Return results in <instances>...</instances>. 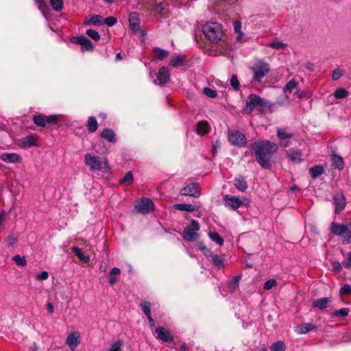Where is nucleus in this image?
Masks as SVG:
<instances>
[{
    "label": "nucleus",
    "instance_id": "f257e3e1",
    "mask_svg": "<svg viewBox=\"0 0 351 351\" xmlns=\"http://www.w3.org/2000/svg\"><path fill=\"white\" fill-rule=\"evenodd\" d=\"M256 160L263 169H269L274 162L273 158L278 149V145L267 140L259 141L252 144Z\"/></svg>",
    "mask_w": 351,
    "mask_h": 351
},
{
    "label": "nucleus",
    "instance_id": "f03ea898",
    "mask_svg": "<svg viewBox=\"0 0 351 351\" xmlns=\"http://www.w3.org/2000/svg\"><path fill=\"white\" fill-rule=\"evenodd\" d=\"M203 34L208 40L214 44H218L220 51H226L229 47V43L223 38L222 25L217 22H209L202 27Z\"/></svg>",
    "mask_w": 351,
    "mask_h": 351
},
{
    "label": "nucleus",
    "instance_id": "7ed1b4c3",
    "mask_svg": "<svg viewBox=\"0 0 351 351\" xmlns=\"http://www.w3.org/2000/svg\"><path fill=\"white\" fill-rule=\"evenodd\" d=\"M252 73V82L261 83L270 71L269 64L263 59H257L253 64L249 67Z\"/></svg>",
    "mask_w": 351,
    "mask_h": 351
},
{
    "label": "nucleus",
    "instance_id": "20e7f679",
    "mask_svg": "<svg viewBox=\"0 0 351 351\" xmlns=\"http://www.w3.org/2000/svg\"><path fill=\"white\" fill-rule=\"evenodd\" d=\"M256 107L268 108L271 111H272V108L274 107V104H271L269 101L261 97L256 94L252 93L249 95L247 98L244 112L245 113L250 114Z\"/></svg>",
    "mask_w": 351,
    "mask_h": 351
},
{
    "label": "nucleus",
    "instance_id": "39448f33",
    "mask_svg": "<svg viewBox=\"0 0 351 351\" xmlns=\"http://www.w3.org/2000/svg\"><path fill=\"white\" fill-rule=\"evenodd\" d=\"M84 162L91 171H102L104 173H108L110 171L108 160L106 158H104L101 160L99 156L86 154L84 156Z\"/></svg>",
    "mask_w": 351,
    "mask_h": 351
},
{
    "label": "nucleus",
    "instance_id": "423d86ee",
    "mask_svg": "<svg viewBox=\"0 0 351 351\" xmlns=\"http://www.w3.org/2000/svg\"><path fill=\"white\" fill-rule=\"evenodd\" d=\"M330 231L334 235L342 237L343 244L351 243V223L341 224L337 222H332Z\"/></svg>",
    "mask_w": 351,
    "mask_h": 351
},
{
    "label": "nucleus",
    "instance_id": "0eeeda50",
    "mask_svg": "<svg viewBox=\"0 0 351 351\" xmlns=\"http://www.w3.org/2000/svg\"><path fill=\"white\" fill-rule=\"evenodd\" d=\"M228 140L231 145L239 147H244L247 144L245 134L238 130H229L228 131Z\"/></svg>",
    "mask_w": 351,
    "mask_h": 351
},
{
    "label": "nucleus",
    "instance_id": "6e6552de",
    "mask_svg": "<svg viewBox=\"0 0 351 351\" xmlns=\"http://www.w3.org/2000/svg\"><path fill=\"white\" fill-rule=\"evenodd\" d=\"M191 227L187 226L184 229L182 237L184 240L186 241L193 242L195 241L199 237L197 231L199 230V225L198 221L192 219L191 221Z\"/></svg>",
    "mask_w": 351,
    "mask_h": 351
},
{
    "label": "nucleus",
    "instance_id": "1a4fd4ad",
    "mask_svg": "<svg viewBox=\"0 0 351 351\" xmlns=\"http://www.w3.org/2000/svg\"><path fill=\"white\" fill-rule=\"evenodd\" d=\"M32 120L34 124L37 126L44 128L48 125H56L58 121V116L56 114H52L46 116L43 114H34L32 117Z\"/></svg>",
    "mask_w": 351,
    "mask_h": 351
},
{
    "label": "nucleus",
    "instance_id": "9d476101",
    "mask_svg": "<svg viewBox=\"0 0 351 351\" xmlns=\"http://www.w3.org/2000/svg\"><path fill=\"white\" fill-rule=\"evenodd\" d=\"M224 204L226 207L233 210H237L241 206H247L249 200L246 198L240 199L238 197L234 195H226L223 197Z\"/></svg>",
    "mask_w": 351,
    "mask_h": 351
},
{
    "label": "nucleus",
    "instance_id": "9b49d317",
    "mask_svg": "<svg viewBox=\"0 0 351 351\" xmlns=\"http://www.w3.org/2000/svg\"><path fill=\"white\" fill-rule=\"evenodd\" d=\"M134 209L139 213L149 214L154 211V204L150 198L143 197L138 204L135 205Z\"/></svg>",
    "mask_w": 351,
    "mask_h": 351
},
{
    "label": "nucleus",
    "instance_id": "f8f14e48",
    "mask_svg": "<svg viewBox=\"0 0 351 351\" xmlns=\"http://www.w3.org/2000/svg\"><path fill=\"white\" fill-rule=\"evenodd\" d=\"M70 40L72 43L80 45L82 51L93 50V43L85 36H73Z\"/></svg>",
    "mask_w": 351,
    "mask_h": 351
},
{
    "label": "nucleus",
    "instance_id": "ddd939ff",
    "mask_svg": "<svg viewBox=\"0 0 351 351\" xmlns=\"http://www.w3.org/2000/svg\"><path fill=\"white\" fill-rule=\"evenodd\" d=\"M180 194L185 196L198 197L200 195L198 184L196 182H192L187 184L181 189Z\"/></svg>",
    "mask_w": 351,
    "mask_h": 351
},
{
    "label": "nucleus",
    "instance_id": "4468645a",
    "mask_svg": "<svg viewBox=\"0 0 351 351\" xmlns=\"http://www.w3.org/2000/svg\"><path fill=\"white\" fill-rule=\"evenodd\" d=\"M129 23L130 27L132 32V34H135L140 31V19L138 17V13L136 12H132L129 14Z\"/></svg>",
    "mask_w": 351,
    "mask_h": 351
},
{
    "label": "nucleus",
    "instance_id": "2eb2a0df",
    "mask_svg": "<svg viewBox=\"0 0 351 351\" xmlns=\"http://www.w3.org/2000/svg\"><path fill=\"white\" fill-rule=\"evenodd\" d=\"M287 156L289 160L295 164H300L304 161L301 152L295 148H291L286 151Z\"/></svg>",
    "mask_w": 351,
    "mask_h": 351
},
{
    "label": "nucleus",
    "instance_id": "dca6fc26",
    "mask_svg": "<svg viewBox=\"0 0 351 351\" xmlns=\"http://www.w3.org/2000/svg\"><path fill=\"white\" fill-rule=\"evenodd\" d=\"M157 80L160 86H164L170 80L169 70L167 67L162 66L160 68L157 73Z\"/></svg>",
    "mask_w": 351,
    "mask_h": 351
},
{
    "label": "nucleus",
    "instance_id": "f3484780",
    "mask_svg": "<svg viewBox=\"0 0 351 351\" xmlns=\"http://www.w3.org/2000/svg\"><path fill=\"white\" fill-rule=\"evenodd\" d=\"M334 204H335V213H339L346 206V198L343 194H336L333 197Z\"/></svg>",
    "mask_w": 351,
    "mask_h": 351
},
{
    "label": "nucleus",
    "instance_id": "a211bd4d",
    "mask_svg": "<svg viewBox=\"0 0 351 351\" xmlns=\"http://www.w3.org/2000/svg\"><path fill=\"white\" fill-rule=\"evenodd\" d=\"M155 333L157 335V337L165 341L170 342L173 341V337L170 335L169 332L166 330L164 327H158L155 330Z\"/></svg>",
    "mask_w": 351,
    "mask_h": 351
},
{
    "label": "nucleus",
    "instance_id": "6ab92c4d",
    "mask_svg": "<svg viewBox=\"0 0 351 351\" xmlns=\"http://www.w3.org/2000/svg\"><path fill=\"white\" fill-rule=\"evenodd\" d=\"M1 159L8 163H17L21 161V157L16 153H3Z\"/></svg>",
    "mask_w": 351,
    "mask_h": 351
},
{
    "label": "nucleus",
    "instance_id": "aec40b11",
    "mask_svg": "<svg viewBox=\"0 0 351 351\" xmlns=\"http://www.w3.org/2000/svg\"><path fill=\"white\" fill-rule=\"evenodd\" d=\"M66 343L73 350L80 343V336L77 332L69 334L66 338Z\"/></svg>",
    "mask_w": 351,
    "mask_h": 351
},
{
    "label": "nucleus",
    "instance_id": "412c9836",
    "mask_svg": "<svg viewBox=\"0 0 351 351\" xmlns=\"http://www.w3.org/2000/svg\"><path fill=\"white\" fill-rule=\"evenodd\" d=\"M22 146L25 148L29 147L31 146L38 147L39 145L37 143V136L36 134H30L21 139Z\"/></svg>",
    "mask_w": 351,
    "mask_h": 351
},
{
    "label": "nucleus",
    "instance_id": "4be33fe9",
    "mask_svg": "<svg viewBox=\"0 0 351 351\" xmlns=\"http://www.w3.org/2000/svg\"><path fill=\"white\" fill-rule=\"evenodd\" d=\"M186 60L187 58L185 55H175L171 59L169 64L174 68H178L183 65L186 62Z\"/></svg>",
    "mask_w": 351,
    "mask_h": 351
},
{
    "label": "nucleus",
    "instance_id": "5701e85b",
    "mask_svg": "<svg viewBox=\"0 0 351 351\" xmlns=\"http://www.w3.org/2000/svg\"><path fill=\"white\" fill-rule=\"evenodd\" d=\"M332 302L331 298H321L313 302V306L319 310H323L328 306L329 303Z\"/></svg>",
    "mask_w": 351,
    "mask_h": 351
},
{
    "label": "nucleus",
    "instance_id": "b1692460",
    "mask_svg": "<svg viewBox=\"0 0 351 351\" xmlns=\"http://www.w3.org/2000/svg\"><path fill=\"white\" fill-rule=\"evenodd\" d=\"M101 138L108 141L110 143H114L117 141L116 134L110 128H105L100 133Z\"/></svg>",
    "mask_w": 351,
    "mask_h": 351
},
{
    "label": "nucleus",
    "instance_id": "393cba45",
    "mask_svg": "<svg viewBox=\"0 0 351 351\" xmlns=\"http://www.w3.org/2000/svg\"><path fill=\"white\" fill-rule=\"evenodd\" d=\"M174 208L178 210L181 211H186V212H193L197 211L199 207L197 205L191 204H174Z\"/></svg>",
    "mask_w": 351,
    "mask_h": 351
},
{
    "label": "nucleus",
    "instance_id": "a878e982",
    "mask_svg": "<svg viewBox=\"0 0 351 351\" xmlns=\"http://www.w3.org/2000/svg\"><path fill=\"white\" fill-rule=\"evenodd\" d=\"M196 132L197 134L204 135L209 132V125L206 121H202L198 122L195 126Z\"/></svg>",
    "mask_w": 351,
    "mask_h": 351
},
{
    "label": "nucleus",
    "instance_id": "bb28decb",
    "mask_svg": "<svg viewBox=\"0 0 351 351\" xmlns=\"http://www.w3.org/2000/svg\"><path fill=\"white\" fill-rule=\"evenodd\" d=\"M316 328V326L311 323H304L298 326L297 330L300 334H306Z\"/></svg>",
    "mask_w": 351,
    "mask_h": 351
},
{
    "label": "nucleus",
    "instance_id": "cd10ccee",
    "mask_svg": "<svg viewBox=\"0 0 351 351\" xmlns=\"http://www.w3.org/2000/svg\"><path fill=\"white\" fill-rule=\"evenodd\" d=\"M90 19L88 21H86L84 22V25H87L88 24H93L95 25H100L103 24V17L98 14H91L90 16Z\"/></svg>",
    "mask_w": 351,
    "mask_h": 351
},
{
    "label": "nucleus",
    "instance_id": "c85d7f7f",
    "mask_svg": "<svg viewBox=\"0 0 351 351\" xmlns=\"http://www.w3.org/2000/svg\"><path fill=\"white\" fill-rule=\"evenodd\" d=\"M153 11L165 16H167L168 10L165 3H156L152 8Z\"/></svg>",
    "mask_w": 351,
    "mask_h": 351
},
{
    "label": "nucleus",
    "instance_id": "c756f323",
    "mask_svg": "<svg viewBox=\"0 0 351 351\" xmlns=\"http://www.w3.org/2000/svg\"><path fill=\"white\" fill-rule=\"evenodd\" d=\"M309 173L313 179H315L324 173V168L320 165L313 166L309 169Z\"/></svg>",
    "mask_w": 351,
    "mask_h": 351
},
{
    "label": "nucleus",
    "instance_id": "7c9ffc66",
    "mask_svg": "<svg viewBox=\"0 0 351 351\" xmlns=\"http://www.w3.org/2000/svg\"><path fill=\"white\" fill-rule=\"evenodd\" d=\"M211 258L215 267L219 269L223 268L225 258L222 256L214 254Z\"/></svg>",
    "mask_w": 351,
    "mask_h": 351
},
{
    "label": "nucleus",
    "instance_id": "2f4dec72",
    "mask_svg": "<svg viewBox=\"0 0 351 351\" xmlns=\"http://www.w3.org/2000/svg\"><path fill=\"white\" fill-rule=\"evenodd\" d=\"M73 252L75 253V254L77 256V258L81 261H83L85 263H87L90 261V258L88 256L85 255L81 248L79 247H73Z\"/></svg>",
    "mask_w": 351,
    "mask_h": 351
},
{
    "label": "nucleus",
    "instance_id": "473e14b6",
    "mask_svg": "<svg viewBox=\"0 0 351 351\" xmlns=\"http://www.w3.org/2000/svg\"><path fill=\"white\" fill-rule=\"evenodd\" d=\"M234 186L239 191L241 192H244L247 188V182L243 178H235Z\"/></svg>",
    "mask_w": 351,
    "mask_h": 351
},
{
    "label": "nucleus",
    "instance_id": "72a5a7b5",
    "mask_svg": "<svg viewBox=\"0 0 351 351\" xmlns=\"http://www.w3.org/2000/svg\"><path fill=\"white\" fill-rule=\"evenodd\" d=\"M88 130L90 133H93L97 131L98 128V123L95 117L91 116L89 117L87 123Z\"/></svg>",
    "mask_w": 351,
    "mask_h": 351
},
{
    "label": "nucleus",
    "instance_id": "f704fd0d",
    "mask_svg": "<svg viewBox=\"0 0 351 351\" xmlns=\"http://www.w3.org/2000/svg\"><path fill=\"white\" fill-rule=\"evenodd\" d=\"M208 235L213 241L219 245H222L223 244L224 240L223 237H221L217 232L210 231Z\"/></svg>",
    "mask_w": 351,
    "mask_h": 351
},
{
    "label": "nucleus",
    "instance_id": "c9c22d12",
    "mask_svg": "<svg viewBox=\"0 0 351 351\" xmlns=\"http://www.w3.org/2000/svg\"><path fill=\"white\" fill-rule=\"evenodd\" d=\"M153 51L156 54V58L159 60H162L169 54V51L167 50L157 47H154Z\"/></svg>",
    "mask_w": 351,
    "mask_h": 351
},
{
    "label": "nucleus",
    "instance_id": "e433bc0d",
    "mask_svg": "<svg viewBox=\"0 0 351 351\" xmlns=\"http://www.w3.org/2000/svg\"><path fill=\"white\" fill-rule=\"evenodd\" d=\"M134 182V176L132 171H128L126 173L125 176L120 180L119 183L122 185H130Z\"/></svg>",
    "mask_w": 351,
    "mask_h": 351
},
{
    "label": "nucleus",
    "instance_id": "4c0bfd02",
    "mask_svg": "<svg viewBox=\"0 0 351 351\" xmlns=\"http://www.w3.org/2000/svg\"><path fill=\"white\" fill-rule=\"evenodd\" d=\"M298 86V82L295 80L294 79H292L289 82L287 83L285 86L283 88V91L285 93H287V92L291 93L294 89H295Z\"/></svg>",
    "mask_w": 351,
    "mask_h": 351
},
{
    "label": "nucleus",
    "instance_id": "58836bf2",
    "mask_svg": "<svg viewBox=\"0 0 351 351\" xmlns=\"http://www.w3.org/2000/svg\"><path fill=\"white\" fill-rule=\"evenodd\" d=\"M333 166L339 170H342L344 167L343 158L339 156H334L332 158Z\"/></svg>",
    "mask_w": 351,
    "mask_h": 351
},
{
    "label": "nucleus",
    "instance_id": "ea45409f",
    "mask_svg": "<svg viewBox=\"0 0 351 351\" xmlns=\"http://www.w3.org/2000/svg\"><path fill=\"white\" fill-rule=\"evenodd\" d=\"M286 346L282 341H278L271 344L270 351H285Z\"/></svg>",
    "mask_w": 351,
    "mask_h": 351
},
{
    "label": "nucleus",
    "instance_id": "a19ab883",
    "mask_svg": "<svg viewBox=\"0 0 351 351\" xmlns=\"http://www.w3.org/2000/svg\"><path fill=\"white\" fill-rule=\"evenodd\" d=\"M50 5L56 12H60L63 8L62 0H49Z\"/></svg>",
    "mask_w": 351,
    "mask_h": 351
},
{
    "label": "nucleus",
    "instance_id": "79ce46f5",
    "mask_svg": "<svg viewBox=\"0 0 351 351\" xmlns=\"http://www.w3.org/2000/svg\"><path fill=\"white\" fill-rule=\"evenodd\" d=\"M36 4L38 5V9L42 12L43 16L47 18V12L49 10V7L45 0H35Z\"/></svg>",
    "mask_w": 351,
    "mask_h": 351
},
{
    "label": "nucleus",
    "instance_id": "37998d69",
    "mask_svg": "<svg viewBox=\"0 0 351 351\" xmlns=\"http://www.w3.org/2000/svg\"><path fill=\"white\" fill-rule=\"evenodd\" d=\"M334 96L337 99H344L348 96V91L344 88H338L335 91Z\"/></svg>",
    "mask_w": 351,
    "mask_h": 351
},
{
    "label": "nucleus",
    "instance_id": "c03bdc74",
    "mask_svg": "<svg viewBox=\"0 0 351 351\" xmlns=\"http://www.w3.org/2000/svg\"><path fill=\"white\" fill-rule=\"evenodd\" d=\"M140 306L146 316L151 315V304L149 302L144 300L141 302Z\"/></svg>",
    "mask_w": 351,
    "mask_h": 351
},
{
    "label": "nucleus",
    "instance_id": "a18cd8bd",
    "mask_svg": "<svg viewBox=\"0 0 351 351\" xmlns=\"http://www.w3.org/2000/svg\"><path fill=\"white\" fill-rule=\"evenodd\" d=\"M268 47L276 49H282L287 47V44L280 40H274L268 44Z\"/></svg>",
    "mask_w": 351,
    "mask_h": 351
},
{
    "label": "nucleus",
    "instance_id": "49530a36",
    "mask_svg": "<svg viewBox=\"0 0 351 351\" xmlns=\"http://www.w3.org/2000/svg\"><path fill=\"white\" fill-rule=\"evenodd\" d=\"M350 312L349 308H342L339 310H336L332 313V316L334 317H346L348 315Z\"/></svg>",
    "mask_w": 351,
    "mask_h": 351
},
{
    "label": "nucleus",
    "instance_id": "de8ad7c7",
    "mask_svg": "<svg viewBox=\"0 0 351 351\" xmlns=\"http://www.w3.org/2000/svg\"><path fill=\"white\" fill-rule=\"evenodd\" d=\"M241 27H242V25H241V21H235L234 22V32L238 34V36L237 37V40H239L243 35V34L241 31Z\"/></svg>",
    "mask_w": 351,
    "mask_h": 351
},
{
    "label": "nucleus",
    "instance_id": "09e8293b",
    "mask_svg": "<svg viewBox=\"0 0 351 351\" xmlns=\"http://www.w3.org/2000/svg\"><path fill=\"white\" fill-rule=\"evenodd\" d=\"M339 293L341 296H349L351 295V285L348 284L343 285L339 289Z\"/></svg>",
    "mask_w": 351,
    "mask_h": 351
},
{
    "label": "nucleus",
    "instance_id": "8fccbe9b",
    "mask_svg": "<svg viewBox=\"0 0 351 351\" xmlns=\"http://www.w3.org/2000/svg\"><path fill=\"white\" fill-rule=\"evenodd\" d=\"M277 136L279 139L284 140L291 138L292 134L287 132L285 129L280 128L277 130Z\"/></svg>",
    "mask_w": 351,
    "mask_h": 351
},
{
    "label": "nucleus",
    "instance_id": "3c124183",
    "mask_svg": "<svg viewBox=\"0 0 351 351\" xmlns=\"http://www.w3.org/2000/svg\"><path fill=\"white\" fill-rule=\"evenodd\" d=\"M12 260L19 266L24 267L27 265V261H26L25 256H21L20 255H15L12 257Z\"/></svg>",
    "mask_w": 351,
    "mask_h": 351
},
{
    "label": "nucleus",
    "instance_id": "603ef678",
    "mask_svg": "<svg viewBox=\"0 0 351 351\" xmlns=\"http://www.w3.org/2000/svg\"><path fill=\"white\" fill-rule=\"evenodd\" d=\"M230 84L234 90H239L240 88V83L237 75L233 74L230 78Z\"/></svg>",
    "mask_w": 351,
    "mask_h": 351
},
{
    "label": "nucleus",
    "instance_id": "864d4df0",
    "mask_svg": "<svg viewBox=\"0 0 351 351\" xmlns=\"http://www.w3.org/2000/svg\"><path fill=\"white\" fill-rule=\"evenodd\" d=\"M203 93L206 95L207 97L212 99L216 98L217 97V91L208 87L204 88Z\"/></svg>",
    "mask_w": 351,
    "mask_h": 351
},
{
    "label": "nucleus",
    "instance_id": "5fc2aeb1",
    "mask_svg": "<svg viewBox=\"0 0 351 351\" xmlns=\"http://www.w3.org/2000/svg\"><path fill=\"white\" fill-rule=\"evenodd\" d=\"M86 33L89 37L95 41L99 40L101 38L99 32L93 29H87Z\"/></svg>",
    "mask_w": 351,
    "mask_h": 351
},
{
    "label": "nucleus",
    "instance_id": "6e6d98bb",
    "mask_svg": "<svg viewBox=\"0 0 351 351\" xmlns=\"http://www.w3.org/2000/svg\"><path fill=\"white\" fill-rule=\"evenodd\" d=\"M276 285H277V281L276 280H274V279H269V280H267L265 282V284L263 285V288L265 290H270L273 287L276 286Z\"/></svg>",
    "mask_w": 351,
    "mask_h": 351
},
{
    "label": "nucleus",
    "instance_id": "4d7b16f0",
    "mask_svg": "<svg viewBox=\"0 0 351 351\" xmlns=\"http://www.w3.org/2000/svg\"><path fill=\"white\" fill-rule=\"evenodd\" d=\"M123 341L118 340L112 344V346L108 349V351H121V347Z\"/></svg>",
    "mask_w": 351,
    "mask_h": 351
},
{
    "label": "nucleus",
    "instance_id": "13d9d810",
    "mask_svg": "<svg viewBox=\"0 0 351 351\" xmlns=\"http://www.w3.org/2000/svg\"><path fill=\"white\" fill-rule=\"evenodd\" d=\"M117 22V18L114 16H108L104 19L103 23H105L109 27L114 25Z\"/></svg>",
    "mask_w": 351,
    "mask_h": 351
},
{
    "label": "nucleus",
    "instance_id": "bf43d9fd",
    "mask_svg": "<svg viewBox=\"0 0 351 351\" xmlns=\"http://www.w3.org/2000/svg\"><path fill=\"white\" fill-rule=\"evenodd\" d=\"M332 269L335 272L339 273L342 269V264L340 263L338 261H331Z\"/></svg>",
    "mask_w": 351,
    "mask_h": 351
},
{
    "label": "nucleus",
    "instance_id": "052dcab7",
    "mask_svg": "<svg viewBox=\"0 0 351 351\" xmlns=\"http://www.w3.org/2000/svg\"><path fill=\"white\" fill-rule=\"evenodd\" d=\"M343 75V72L339 69H336L333 71L332 78L333 80H339Z\"/></svg>",
    "mask_w": 351,
    "mask_h": 351
},
{
    "label": "nucleus",
    "instance_id": "680f3d73",
    "mask_svg": "<svg viewBox=\"0 0 351 351\" xmlns=\"http://www.w3.org/2000/svg\"><path fill=\"white\" fill-rule=\"evenodd\" d=\"M49 277V274L47 271H43L39 274H38L36 276V279L37 280H46Z\"/></svg>",
    "mask_w": 351,
    "mask_h": 351
},
{
    "label": "nucleus",
    "instance_id": "e2e57ef3",
    "mask_svg": "<svg viewBox=\"0 0 351 351\" xmlns=\"http://www.w3.org/2000/svg\"><path fill=\"white\" fill-rule=\"evenodd\" d=\"M342 265L346 268L351 267V252L348 254V259L342 262Z\"/></svg>",
    "mask_w": 351,
    "mask_h": 351
},
{
    "label": "nucleus",
    "instance_id": "0e129e2a",
    "mask_svg": "<svg viewBox=\"0 0 351 351\" xmlns=\"http://www.w3.org/2000/svg\"><path fill=\"white\" fill-rule=\"evenodd\" d=\"M240 278H241L240 276H236L232 279L231 284L232 285L234 288H235L236 287H237L239 285Z\"/></svg>",
    "mask_w": 351,
    "mask_h": 351
},
{
    "label": "nucleus",
    "instance_id": "69168bd1",
    "mask_svg": "<svg viewBox=\"0 0 351 351\" xmlns=\"http://www.w3.org/2000/svg\"><path fill=\"white\" fill-rule=\"evenodd\" d=\"M204 256H206V257H210L212 258L213 256L215 254L213 253V252L208 249V247H206L203 252H202Z\"/></svg>",
    "mask_w": 351,
    "mask_h": 351
},
{
    "label": "nucleus",
    "instance_id": "338daca9",
    "mask_svg": "<svg viewBox=\"0 0 351 351\" xmlns=\"http://www.w3.org/2000/svg\"><path fill=\"white\" fill-rule=\"evenodd\" d=\"M8 241L11 246H13L14 243L16 242V238L13 235L10 234L8 236Z\"/></svg>",
    "mask_w": 351,
    "mask_h": 351
},
{
    "label": "nucleus",
    "instance_id": "774afa93",
    "mask_svg": "<svg viewBox=\"0 0 351 351\" xmlns=\"http://www.w3.org/2000/svg\"><path fill=\"white\" fill-rule=\"evenodd\" d=\"M121 274V270L118 267H114L112 269V270L110 271V274L111 276H115V275H119Z\"/></svg>",
    "mask_w": 351,
    "mask_h": 351
}]
</instances>
